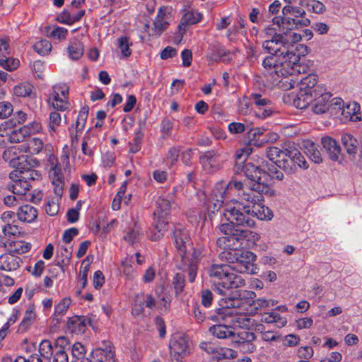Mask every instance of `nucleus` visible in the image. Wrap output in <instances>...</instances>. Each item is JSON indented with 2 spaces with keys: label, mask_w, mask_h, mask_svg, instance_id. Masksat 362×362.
I'll use <instances>...</instances> for the list:
<instances>
[{
  "label": "nucleus",
  "mask_w": 362,
  "mask_h": 362,
  "mask_svg": "<svg viewBox=\"0 0 362 362\" xmlns=\"http://www.w3.org/2000/svg\"><path fill=\"white\" fill-rule=\"evenodd\" d=\"M224 257L228 262L234 264H214L207 269V274L212 288L221 296L226 295L232 288L243 287L245 281L240 274L235 273L255 274L257 267L255 262L257 256L248 250H233L224 252Z\"/></svg>",
  "instance_id": "nucleus-1"
},
{
  "label": "nucleus",
  "mask_w": 362,
  "mask_h": 362,
  "mask_svg": "<svg viewBox=\"0 0 362 362\" xmlns=\"http://www.w3.org/2000/svg\"><path fill=\"white\" fill-rule=\"evenodd\" d=\"M282 35L262 40V48L271 55L266 57L262 63L264 73L271 81H280L281 76H288L300 71V59L308 54V47L304 45L286 49Z\"/></svg>",
  "instance_id": "nucleus-2"
},
{
  "label": "nucleus",
  "mask_w": 362,
  "mask_h": 362,
  "mask_svg": "<svg viewBox=\"0 0 362 362\" xmlns=\"http://www.w3.org/2000/svg\"><path fill=\"white\" fill-rule=\"evenodd\" d=\"M233 192L243 201L250 202L252 205L253 218L261 221H271L274 216L272 211L263 204L262 194H257L252 190L245 191L241 181L232 180L228 183L220 181L214 186L210 194L207 197L204 205L208 216L218 212L223 206L225 200L232 195Z\"/></svg>",
  "instance_id": "nucleus-3"
},
{
  "label": "nucleus",
  "mask_w": 362,
  "mask_h": 362,
  "mask_svg": "<svg viewBox=\"0 0 362 362\" xmlns=\"http://www.w3.org/2000/svg\"><path fill=\"white\" fill-rule=\"evenodd\" d=\"M256 294L252 291H243L238 298H225L220 300L221 307L219 315L229 324L231 328L247 329L251 325L249 315H253L254 308L251 305V298Z\"/></svg>",
  "instance_id": "nucleus-4"
},
{
  "label": "nucleus",
  "mask_w": 362,
  "mask_h": 362,
  "mask_svg": "<svg viewBox=\"0 0 362 362\" xmlns=\"http://www.w3.org/2000/svg\"><path fill=\"white\" fill-rule=\"evenodd\" d=\"M219 229L225 236L218 238L216 243L226 252L240 250L245 247H250L256 244L260 239V235L257 233L237 228L232 223H221Z\"/></svg>",
  "instance_id": "nucleus-5"
},
{
  "label": "nucleus",
  "mask_w": 362,
  "mask_h": 362,
  "mask_svg": "<svg viewBox=\"0 0 362 362\" xmlns=\"http://www.w3.org/2000/svg\"><path fill=\"white\" fill-rule=\"evenodd\" d=\"M252 205L247 201L232 199L226 201L224 205L223 216L228 223L233 226L253 228L255 226V220L253 218Z\"/></svg>",
  "instance_id": "nucleus-6"
},
{
  "label": "nucleus",
  "mask_w": 362,
  "mask_h": 362,
  "mask_svg": "<svg viewBox=\"0 0 362 362\" xmlns=\"http://www.w3.org/2000/svg\"><path fill=\"white\" fill-rule=\"evenodd\" d=\"M156 204L153 226L148 231V238L153 241L160 239L167 231L170 221L169 211L172 206L171 201L164 197H160Z\"/></svg>",
  "instance_id": "nucleus-7"
},
{
  "label": "nucleus",
  "mask_w": 362,
  "mask_h": 362,
  "mask_svg": "<svg viewBox=\"0 0 362 362\" xmlns=\"http://www.w3.org/2000/svg\"><path fill=\"white\" fill-rule=\"evenodd\" d=\"M305 71V67L300 65V71L295 74L288 75V76H281L280 81H272V83L274 86H278L283 90H289L295 87L296 85L300 83V88L302 90L310 91L313 90L317 86V77L316 75L310 74L303 78H299L301 72Z\"/></svg>",
  "instance_id": "nucleus-8"
},
{
  "label": "nucleus",
  "mask_w": 362,
  "mask_h": 362,
  "mask_svg": "<svg viewBox=\"0 0 362 362\" xmlns=\"http://www.w3.org/2000/svg\"><path fill=\"white\" fill-rule=\"evenodd\" d=\"M244 173L247 177L251 180L252 184L250 188L243 189L245 191L252 190L253 192L259 194H267L268 192V183L269 182V177L266 174L265 169L257 166L251 163H247L244 166Z\"/></svg>",
  "instance_id": "nucleus-9"
},
{
  "label": "nucleus",
  "mask_w": 362,
  "mask_h": 362,
  "mask_svg": "<svg viewBox=\"0 0 362 362\" xmlns=\"http://www.w3.org/2000/svg\"><path fill=\"white\" fill-rule=\"evenodd\" d=\"M170 362H184L183 358L191 353L192 343L184 334L177 333L170 340Z\"/></svg>",
  "instance_id": "nucleus-10"
},
{
  "label": "nucleus",
  "mask_w": 362,
  "mask_h": 362,
  "mask_svg": "<svg viewBox=\"0 0 362 362\" xmlns=\"http://www.w3.org/2000/svg\"><path fill=\"white\" fill-rule=\"evenodd\" d=\"M69 87L65 83H58L52 86L47 102L54 109L64 111L69 108Z\"/></svg>",
  "instance_id": "nucleus-11"
},
{
  "label": "nucleus",
  "mask_w": 362,
  "mask_h": 362,
  "mask_svg": "<svg viewBox=\"0 0 362 362\" xmlns=\"http://www.w3.org/2000/svg\"><path fill=\"white\" fill-rule=\"evenodd\" d=\"M332 95L323 86L318 85L314 88L313 98L311 103L312 111L317 115L324 114L329 109Z\"/></svg>",
  "instance_id": "nucleus-12"
},
{
  "label": "nucleus",
  "mask_w": 362,
  "mask_h": 362,
  "mask_svg": "<svg viewBox=\"0 0 362 362\" xmlns=\"http://www.w3.org/2000/svg\"><path fill=\"white\" fill-rule=\"evenodd\" d=\"M273 23L276 24L280 31L283 33L288 30H293L298 27L308 26L310 24V21L308 18L296 19L291 16H284L281 19L274 18Z\"/></svg>",
  "instance_id": "nucleus-13"
},
{
  "label": "nucleus",
  "mask_w": 362,
  "mask_h": 362,
  "mask_svg": "<svg viewBox=\"0 0 362 362\" xmlns=\"http://www.w3.org/2000/svg\"><path fill=\"white\" fill-rule=\"evenodd\" d=\"M92 355L97 362H115L114 347L110 341H103L98 347L93 350Z\"/></svg>",
  "instance_id": "nucleus-14"
},
{
  "label": "nucleus",
  "mask_w": 362,
  "mask_h": 362,
  "mask_svg": "<svg viewBox=\"0 0 362 362\" xmlns=\"http://www.w3.org/2000/svg\"><path fill=\"white\" fill-rule=\"evenodd\" d=\"M173 235L176 248L180 252L181 256L186 255L192 248L188 231L180 225L175 229Z\"/></svg>",
  "instance_id": "nucleus-15"
},
{
  "label": "nucleus",
  "mask_w": 362,
  "mask_h": 362,
  "mask_svg": "<svg viewBox=\"0 0 362 362\" xmlns=\"http://www.w3.org/2000/svg\"><path fill=\"white\" fill-rule=\"evenodd\" d=\"M289 149L281 150L276 146H271L267 148V156L277 167L283 168L284 170L291 168L289 160L287 157V151Z\"/></svg>",
  "instance_id": "nucleus-16"
},
{
  "label": "nucleus",
  "mask_w": 362,
  "mask_h": 362,
  "mask_svg": "<svg viewBox=\"0 0 362 362\" xmlns=\"http://www.w3.org/2000/svg\"><path fill=\"white\" fill-rule=\"evenodd\" d=\"M218 157L219 154L214 151H207L201 156L200 163L203 170L207 173H213L218 171L221 168Z\"/></svg>",
  "instance_id": "nucleus-17"
},
{
  "label": "nucleus",
  "mask_w": 362,
  "mask_h": 362,
  "mask_svg": "<svg viewBox=\"0 0 362 362\" xmlns=\"http://www.w3.org/2000/svg\"><path fill=\"white\" fill-rule=\"evenodd\" d=\"M170 8L166 6H160L158 8L153 22V32L155 35H160L167 29L170 16Z\"/></svg>",
  "instance_id": "nucleus-18"
},
{
  "label": "nucleus",
  "mask_w": 362,
  "mask_h": 362,
  "mask_svg": "<svg viewBox=\"0 0 362 362\" xmlns=\"http://www.w3.org/2000/svg\"><path fill=\"white\" fill-rule=\"evenodd\" d=\"M361 106L356 102H349L345 105L342 112H341V121L342 122H347L349 121L358 122L361 119V112H360Z\"/></svg>",
  "instance_id": "nucleus-19"
},
{
  "label": "nucleus",
  "mask_w": 362,
  "mask_h": 362,
  "mask_svg": "<svg viewBox=\"0 0 362 362\" xmlns=\"http://www.w3.org/2000/svg\"><path fill=\"white\" fill-rule=\"evenodd\" d=\"M238 335L240 339L235 342L240 351L243 353H252L256 349L255 345L252 343L256 338L255 334L243 330L238 333Z\"/></svg>",
  "instance_id": "nucleus-20"
},
{
  "label": "nucleus",
  "mask_w": 362,
  "mask_h": 362,
  "mask_svg": "<svg viewBox=\"0 0 362 362\" xmlns=\"http://www.w3.org/2000/svg\"><path fill=\"white\" fill-rule=\"evenodd\" d=\"M36 318L35 307L33 304L29 305L24 313L23 317L18 326V333L26 332L33 325Z\"/></svg>",
  "instance_id": "nucleus-21"
},
{
  "label": "nucleus",
  "mask_w": 362,
  "mask_h": 362,
  "mask_svg": "<svg viewBox=\"0 0 362 362\" xmlns=\"http://www.w3.org/2000/svg\"><path fill=\"white\" fill-rule=\"evenodd\" d=\"M207 57L210 61H228L230 59V53L219 44H212L209 47Z\"/></svg>",
  "instance_id": "nucleus-22"
},
{
  "label": "nucleus",
  "mask_w": 362,
  "mask_h": 362,
  "mask_svg": "<svg viewBox=\"0 0 362 362\" xmlns=\"http://www.w3.org/2000/svg\"><path fill=\"white\" fill-rule=\"evenodd\" d=\"M156 306L155 299L151 295L141 294L136 296L135 303L133 305V312L136 315L142 313L144 307L153 308Z\"/></svg>",
  "instance_id": "nucleus-23"
},
{
  "label": "nucleus",
  "mask_w": 362,
  "mask_h": 362,
  "mask_svg": "<svg viewBox=\"0 0 362 362\" xmlns=\"http://www.w3.org/2000/svg\"><path fill=\"white\" fill-rule=\"evenodd\" d=\"M182 16L180 25H193L201 21L202 15L189 6H185L182 10Z\"/></svg>",
  "instance_id": "nucleus-24"
},
{
  "label": "nucleus",
  "mask_w": 362,
  "mask_h": 362,
  "mask_svg": "<svg viewBox=\"0 0 362 362\" xmlns=\"http://www.w3.org/2000/svg\"><path fill=\"white\" fill-rule=\"evenodd\" d=\"M21 259L13 254H4L0 256V269L14 271L20 267Z\"/></svg>",
  "instance_id": "nucleus-25"
},
{
  "label": "nucleus",
  "mask_w": 362,
  "mask_h": 362,
  "mask_svg": "<svg viewBox=\"0 0 362 362\" xmlns=\"http://www.w3.org/2000/svg\"><path fill=\"white\" fill-rule=\"evenodd\" d=\"M324 149L329 154L330 159L337 160L341 151L340 146L331 137H323L321 140Z\"/></svg>",
  "instance_id": "nucleus-26"
},
{
  "label": "nucleus",
  "mask_w": 362,
  "mask_h": 362,
  "mask_svg": "<svg viewBox=\"0 0 362 362\" xmlns=\"http://www.w3.org/2000/svg\"><path fill=\"white\" fill-rule=\"evenodd\" d=\"M313 92L314 89L310 91L300 90L293 100V105L298 109H305L310 105H311L313 98Z\"/></svg>",
  "instance_id": "nucleus-27"
},
{
  "label": "nucleus",
  "mask_w": 362,
  "mask_h": 362,
  "mask_svg": "<svg viewBox=\"0 0 362 362\" xmlns=\"http://www.w3.org/2000/svg\"><path fill=\"white\" fill-rule=\"evenodd\" d=\"M17 216L22 222L31 223L37 218V212L33 206L26 204L18 209Z\"/></svg>",
  "instance_id": "nucleus-28"
},
{
  "label": "nucleus",
  "mask_w": 362,
  "mask_h": 362,
  "mask_svg": "<svg viewBox=\"0 0 362 362\" xmlns=\"http://www.w3.org/2000/svg\"><path fill=\"white\" fill-rule=\"evenodd\" d=\"M66 52L71 60L79 59L84 52L83 45L80 40L74 38L69 42Z\"/></svg>",
  "instance_id": "nucleus-29"
},
{
  "label": "nucleus",
  "mask_w": 362,
  "mask_h": 362,
  "mask_svg": "<svg viewBox=\"0 0 362 362\" xmlns=\"http://www.w3.org/2000/svg\"><path fill=\"white\" fill-rule=\"evenodd\" d=\"M287 153L286 158L288 159L289 164L291 165V168L288 170H291L292 169V164L304 169H307L308 168V164L305 158L296 148L289 149L287 151Z\"/></svg>",
  "instance_id": "nucleus-30"
},
{
  "label": "nucleus",
  "mask_w": 362,
  "mask_h": 362,
  "mask_svg": "<svg viewBox=\"0 0 362 362\" xmlns=\"http://www.w3.org/2000/svg\"><path fill=\"white\" fill-rule=\"evenodd\" d=\"M303 148L305 154L309 158L315 163H320L322 161V158L320 151L317 149V145L310 141L305 140L303 141Z\"/></svg>",
  "instance_id": "nucleus-31"
},
{
  "label": "nucleus",
  "mask_w": 362,
  "mask_h": 362,
  "mask_svg": "<svg viewBox=\"0 0 362 362\" xmlns=\"http://www.w3.org/2000/svg\"><path fill=\"white\" fill-rule=\"evenodd\" d=\"M229 324L226 325H216L209 328V332L214 336L219 339H226L230 337H234L235 333L233 332Z\"/></svg>",
  "instance_id": "nucleus-32"
},
{
  "label": "nucleus",
  "mask_w": 362,
  "mask_h": 362,
  "mask_svg": "<svg viewBox=\"0 0 362 362\" xmlns=\"http://www.w3.org/2000/svg\"><path fill=\"white\" fill-rule=\"evenodd\" d=\"M60 165L56 163L51 169L49 176L52 179V183L56 185V194L61 195L62 194L63 175L62 173Z\"/></svg>",
  "instance_id": "nucleus-33"
},
{
  "label": "nucleus",
  "mask_w": 362,
  "mask_h": 362,
  "mask_svg": "<svg viewBox=\"0 0 362 362\" xmlns=\"http://www.w3.org/2000/svg\"><path fill=\"white\" fill-rule=\"evenodd\" d=\"M68 329L71 332L81 334L85 332L86 323V320L79 316H74L69 319L67 322Z\"/></svg>",
  "instance_id": "nucleus-34"
},
{
  "label": "nucleus",
  "mask_w": 362,
  "mask_h": 362,
  "mask_svg": "<svg viewBox=\"0 0 362 362\" xmlns=\"http://www.w3.org/2000/svg\"><path fill=\"white\" fill-rule=\"evenodd\" d=\"M44 148V142L37 137L30 139L26 144L21 146V150L31 154L40 153Z\"/></svg>",
  "instance_id": "nucleus-35"
},
{
  "label": "nucleus",
  "mask_w": 362,
  "mask_h": 362,
  "mask_svg": "<svg viewBox=\"0 0 362 362\" xmlns=\"http://www.w3.org/2000/svg\"><path fill=\"white\" fill-rule=\"evenodd\" d=\"M282 34V40L285 46L286 49H291V47H296L300 45H295L296 43L300 41L302 39V35L296 32H293V30H288L286 32H283Z\"/></svg>",
  "instance_id": "nucleus-36"
},
{
  "label": "nucleus",
  "mask_w": 362,
  "mask_h": 362,
  "mask_svg": "<svg viewBox=\"0 0 362 362\" xmlns=\"http://www.w3.org/2000/svg\"><path fill=\"white\" fill-rule=\"evenodd\" d=\"M39 176L40 175L37 172L34 170H29L23 172L18 170H14L9 174L10 179L13 182V184H16V182L23 179H30L34 180L37 177H39Z\"/></svg>",
  "instance_id": "nucleus-37"
},
{
  "label": "nucleus",
  "mask_w": 362,
  "mask_h": 362,
  "mask_svg": "<svg viewBox=\"0 0 362 362\" xmlns=\"http://www.w3.org/2000/svg\"><path fill=\"white\" fill-rule=\"evenodd\" d=\"M261 322L268 324H276L282 327L286 325V320L275 312L265 313L261 317Z\"/></svg>",
  "instance_id": "nucleus-38"
},
{
  "label": "nucleus",
  "mask_w": 362,
  "mask_h": 362,
  "mask_svg": "<svg viewBox=\"0 0 362 362\" xmlns=\"http://www.w3.org/2000/svg\"><path fill=\"white\" fill-rule=\"evenodd\" d=\"M343 107V100L340 98H334L330 99L327 112L334 117L339 118L341 120V112H342Z\"/></svg>",
  "instance_id": "nucleus-39"
},
{
  "label": "nucleus",
  "mask_w": 362,
  "mask_h": 362,
  "mask_svg": "<svg viewBox=\"0 0 362 362\" xmlns=\"http://www.w3.org/2000/svg\"><path fill=\"white\" fill-rule=\"evenodd\" d=\"M276 166L277 165L273 164L269 165L267 163H262V167L265 169L266 174L268 175L270 178L268 183V191L269 190V187L272 185L273 179L281 180L284 178V174L277 169Z\"/></svg>",
  "instance_id": "nucleus-40"
},
{
  "label": "nucleus",
  "mask_w": 362,
  "mask_h": 362,
  "mask_svg": "<svg viewBox=\"0 0 362 362\" xmlns=\"http://www.w3.org/2000/svg\"><path fill=\"white\" fill-rule=\"evenodd\" d=\"M341 142L349 154H354L356 152L358 148L357 140L351 134H345L341 136Z\"/></svg>",
  "instance_id": "nucleus-41"
},
{
  "label": "nucleus",
  "mask_w": 362,
  "mask_h": 362,
  "mask_svg": "<svg viewBox=\"0 0 362 362\" xmlns=\"http://www.w3.org/2000/svg\"><path fill=\"white\" fill-rule=\"evenodd\" d=\"M284 16L291 15L293 18L298 19V18H306L305 11L300 6H293V5H286L282 8Z\"/></svg>",
  "instance_id": "nucleus-42"
},
{
  "label": "nucleus",
  "mask_w": 362,
  "mask_h": 362,
  "mask_svg": "<svg viewBox=\"0 0 362 362\" xmlns=\"http://www.w3.org/2000/svg\"><path fill=\"white\" fill-rule=\"evenodd\" d=\"M254 298H251L252 302H250L252 307L254 308L253 315L256 313L257 310H263L277 303V301L273 299L257 298L254 300Z\"/></svg>",
  "instance_id": "nucleus-43"
},
{
  "label": "nucleus",
  "mask_w": 362,
  "mask_h": 362,
  "mask_svg": "<svg viewBox=\"0 0 362 362\" xmlns=\"http://www.w3.org/2000/svg\"><path fill=\"white\" fill-rule=\"evenodd\" d=\"M88 115V110L86 107L81 108L80 112H78L76 123H75V129H76V136H78V134H81L85 124L87 121Z\"/></svg>",
  "instance_id": "nucleus-44"
},
{
  "label": "nucleus",
  "mask_w": 362,
  "mask_h": 362,
  "mask_svg": "<svg viewBox=\"0 0 362 362\" xmlns=\"http://www.w3.org/2000/svg\"><path fill=\"white\" fill-rule=\"evenodd\" d=\"M33 90V86L28 82L16 85L13 88V93L18 97L30 96Z\"/></svg>",
  "instance_id": "nucleus-45"
},
{
  "label": "nucleus",
  "mask_w": 362,
  "mask_h": 362,
  "mask_svg": "<svg viewBox=\"0 0 362 362\" xmlns=\"http://www.w3.org/2000/svg\"><path fill=\"white\" fill-rule=\"evenodd\" d=\"M31 248V245L29 243L16 240L10 244V252L14 254H24L28 252Z\"/></svg>",
  "instance_id": "nucleus-46"
},
{
  "label": "nucleus",
  "mask_w": 362,
  "mask_h": 362,
  "mask_svg": "<svg viewBox=\"0 0 362 362\" xmlns=\"http://www.w3.org/2000/svg\"><path fill=\"white\" fill-rule=\"evenodd\" d=\"M71 299L69 297L63 298L59 303L54 306V315L56 317H62L67 312L70 305L71 304Z\"/></svg>",
  "instance_id": "nucleus-47"
},
{
  "label": "nucleus",
  "mask_w": 362,
  "mask_h": 362,
  "mask_svg": "<svg viewBox=\"0 0 362 362\" xmlns=\"http://www.w3.org/2000/svg\"><path fill=\"white\" fill-rule=\"evenodd\" d=\"M11 52L10 38L8 36L0 37V62H4V59L9 57Z\"/></svg>",
  "instance_id": "nucleus-48"
},
{
  "label": "nucleus",
  "mask_w": 362,
  "mask_h": 362,
  "mask_svg": "<svg viewBox=\"0 0 362 362\" xmlns=\"http://www.w3.org/2000/svg\"><path fill=\"white\" fill-rule=\"evenodd\" d=\"M39 352L44 360L50 362L51 356L53 354V348L51 341L49 340H42L40 344Z\"/></svg>",
  "instance_id": "nucleus-49"
},
{
  "label": "nucleus",
  "mask_w": 362,
  "mask_h": 362,
  "mask_svg": "<svg viewBox=\"0 0 362 362\" xmlns=\"http://www.w3.org/2000/svg\"><path fill=\"white\" fill-rule=\"evenodd\" d=\"M62 121L61 115L56 112H51L49 117L47 128L49 133L55 132L60 126Z\"/></svg>",
  "instance_id": "nucleus-50"
},
{
  "label": "nucleus",
  "mask_w": 362,
  "mask_h": 362,
  "mask_svg": "<svg viewBox=\"0 0 362 362\" xmlns=\"http://www.w3.org/2000/svg\"><path fill=\"white\" fill-rule=\"evenodd\" d=\"M121 272L128 279H132L135 276V270L132 266V259L128 257H125L121 264Z\"/></svg>",
  "instance_id": "nucleus-51"
},
{
  "label": "nucleus",
  "mask_w": 362,
  "mask_h": 362,
  "mask_svg": "<svg viewBox=\"0 0 362 362\" xmlns=\"http://www.w3.org/2000/svg\"><path fill=\"white\" fill-rule=\"evenodd\" d=\"M92 262V259L90 257H86L81 265V270L79 273L80 281L82 284L83 287H84L87 283V276L88 273L90 269V264Z\"/></svg>",
  "instance_id": "nucleus-52"
},
{
  "label": "nucleus",
  "mask_w": 362,
  "mask_h": 362,
  "mask_svg": "<svg viewBox=\"0 0 362 362\" xmlns=\"http://www.w3.org/2000/svg\"><path fill=\"white\" fill-rule=\"evenodd\" d=\"M131 45L129 38L126 36H122L117 39V47L125 57L130 56L132 54V50L129 48Z\"/></svg>",
  "instance_id": "nucleus-53"
},
{
  "label": "nucleus",
  "mask_w": 362,
  "mask_h": 362,
  "mask_svg": "<svg viewBox=\"0 0 362 362\" xmlns=\"http://www.w3.org/2000/svg\"><path fill=\"white\" fill-rule=\"evenodd\" d=\"M23 127V132H25L26 136H29L33 134H39L42 130V126L40 122L33 121L24 125Z\"/></svg>",
  "instance_id": "nucleus-54"
},
{
  "label": "nucleus",
  "mask_w": 362,
  "mask_h": 362,
  "mask_svg": "<svg viewBox=\"0 0 362 362\" xmlns=\"http://www.w3.org/2000/svg\"><path fill=\"white\" fill-rule=\"evenodd\" d=\"M20 316V312L18 310H13L12 314L8 317L7 322L0 329V336H6L8 334L10 326L16 323Z\"/></svg>",
  "instance_id": "nucleus-55"
},
{
  "label": "nucleus",
  "mask_w": 362,
  "mask_h": 362,
  "mask_svg": "<svg viewBox=\"0 0 362 362\" xmlns=\"http://www.w3.org/2000/svg\"><path fill=\"white\" fill-rule=\"evenodd\" d=\"M35 50L41 55H46L52 49V44L47 40H41L34 45Z\"/></svg>",
  "instance_id": "nucleus-56"
},
{
  "label": "nucleus",
  "mask_w": 362,
  "mask_h": 362,
  "mask_svg": "<svg viewBox=\"0 0 362 362\" xmlns=\"http://www.w3.org/2000/svg\"><path fill=\"white\" fill-rule=\"evenodd\" d=\"M28 179H23L16 182V184L12 185V191L14 194H23L30 188V184L28 182Z\"/></svg>",
  "instance_id": "nucleus-57"
},
{
  "label": "nucleus",
  "mask_w": 362,
  "mask_h": 362,
  "mask_svg": "<svg viewBox=\"0 0 362 362\" xmlns=\"http://www.w3.org/2000/svg\"><path fill=\"white\" fill-rule=\"evenodd\" d=\"M2 232L6 236L16 237L21 235V228L15 223H8L7 225H4L2 227Z\"/></svg>",
  "instance_id": "nucleus-58"
},
{
  "label": "nucleus",
  "mask_w": 362,
  "mask_h": 362,
  "mask_svg": "<svg viewBox=\"0 0 362 362\" xmlns=\"http://www.w3.org/2000/svg\"><path fill=\"white\" fill-rule=\"evenodd\" d=\"M8 141L11 143H20L22 142L26 136L25 132H23V127L18 129H12L11 132L9 133Z\"/></svg>",
  "instance_id": "nucleus-59"
},
{
  "label": "nucleus",
  "mask_w": 362,
  "mask_h": 362,
  "mask_svg": "<svg viewBox=\"0 0 362 362\" xmlns=\"http://www.w3.org/2000/svg\"><path fill=\"white\" fill-rule=\"evenodd\" d=\"M296 354L299 358L310 361L314 355V350L310 346H300L296 351Z\"/></svg>",
  "instance_id": "nucleus-60"
},
{
  "label": "nucleus",
  "mask_w": 362,
  "mask_h": 362,
  "mask_svg": "<svg viewBox=\"0 0 362 362\" xmlns=\"http://www.w3.org/2000/svg\"><path fill=\"white\" fill-rule=\"evenodd\" d=\"M185 281V276L182 274L177 273L175 275L173 284L176 295H179L183 291Z\"/></svg>",
  "instance_id": "nucleus-61"
},
{
  "label": "nucleus",
  "mask_w": 362,
  "mask_h": 362,
  "mask_svg": "<svg viewBox=\"0 0 362 362\" xmlns=\"http://www.w3.org/2000/svg\"><path fill=\"white\" fill-rule=\"evenodd\" d=\"M281 35L282 34H278L276 29L272 25H269L265 28L260 33V37L262 40L274 39Z\"/></svg>",
  "instance_id": "nucleus-62"
},
{
  "label": "nucleus",
  "mask_w": 362,
  "mask_h": 362,
  "mask_svg": "<svg viewBox=\"0 0 362 362\" xmlns=\"http://www.w3.org/2000/svg\"><path fill=\"white\" fill-rule=\"evenodd\" d=\"M252 149L249 146L237 150L235 153V162L237 164H242L247 160V156L251 153Z\"/></svg>",
  "instance_id": "nucleus-63"
},
{
  "label": "nucleus",
  "mask_w": 362,
  "mask_h": 362,
  "mask_svg": "<svg viewBox=\"0 0 362 362\" xmlns=\"http://www.w3.org/2000/svg\"><path fill=\"white\" fill-rule=\"evenodd\" d=\"M300 341L299 336L293 334L286 335L283 338V346L285 347H294L297 346Z\"/></svg>",
  "instance_id": "nucleus-64"
}]
</instances>
